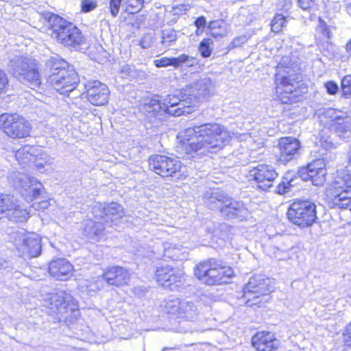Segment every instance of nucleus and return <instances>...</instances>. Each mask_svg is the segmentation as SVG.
Here are the masks:
<instances>
[{"label":"nucleus","instance_id":"1","mask_svg":"<svg viewBox=\"0 0 351 351\" xmlns=\"http://www.w3.org/2000/svg\"><path fill=\"white\" fill-rule=\"evenodd\" d=\"M180 137L186 152L194 157L218 152L228 143L230 135L224 126L204 123L186 128Z\"/></svg>","mask_w":351,"mask_h":351},{"label":"nucleus","instance_id":"2","mask_svg":"<svg viewBox=\"0 0 351 351\" xmlns=\"http://www.w3.org/2000/svg\"><path fill=\"white\" fill-rule=\"evenodd\" d=\"M48 25V34L58 43L67 47H76L84 42V36L80 29L72 23L51 12L42 14Z\"/></svg>","mask_w":351,"mask_h":351},{"label":"nucleus","instance_id":"3","mask_svg":"<svg viewBox=\"0 0 351 351\" xmlns=\"http://www.w3.org/2000/svg\"><path fill=\"white\" fill-rule=\"evenodd\" d=\"M194 274L200 281L210 286L227 283L234 275L232 267L215 258H208L197 264Z\"/></svg>","mask_w":351,"mask_h":351},{"label":"nucleus","instance_id":"4","mask_svg":"<svg viewBox=\"0 0 351 351\" xmlns=\"http://www.w3.org/2000/svg\"><path fill=\"white\" fill-rule=\"evenodd\" d=\"M8 68L13 76L32 89L39 87L41 84L36 61L27 55H12L9 58Z\"/></svg>","mask_w":351,"mask_h":351},{"label":"nucleus","instance_id":"5","mask_svg":"<svg viewBox=\"0 0 351 351\" xmlns=\"http://www.w3.org/2000/svg\"><path fill=\"white\" fill-rule=\"evenodd\" d=\"M12 183L27 202L34 201L32 206L35 210L45 209L49 206L43 184L34 178L19 173L12 179Z\"/></svg>","mask_w":351,"mask_h":351},{"label":"nucleus","instance_id":"6","mask_svg":"<svg viewBox=\"0 0 351 351\" xmlns=\"http://www.w3.org/2000/svg\"><path fill=\"white\" fill-rule=\"evenodd\" d=\"M274 289L272 281L262 275H256L250 278L243 289L244 297L248 306L260 305L269 300V293Z\"/></svg>","mask_w":351,"mask_h":351},{"label":"nucleus","instance_id":"7","mask_svg":"<svg viewBox=\"0 0 351 351\" xmlns=\"http://www.w3.org/2000/svg\"><path fill=\"white\" fill-rule=\"evenodd\" d=\"M282 68L281 66L277 67L278 73L276 76L278 97L283 104L296 103L302 98V90L299 88V77L289 71L287 75H282L281 73Z\"/></svg>","mask_w":351,"mask_h":351},{"label":"nucleus","instance_id":"8","mask_svg":"<svg viewBox=\"0 0 351 351\" xmlns=\"http://www.w3.org/2000/svg\"><path fill=\"white\" fill-rule=\"evenodd\" d=\"M0 129L10 138L21 139L30 136L32 128L30 122L16 113L0 115Z\"/></svg>","mask_w":351,"mask_h":351},{"label":"nucleus","instance_id":"9","mask_svg":"<svg viewBox=\"0 0 351 351\" xmlns=\"http://www.w3.org/2000/svg\"><path fill=\"white\" fill-rule=\"evenodd\" d=\"M287 217L301 228L311 226L317 219L316 206L309 201L294 202L288 209Z\"/></svg>","mask_w":351,"mask_h":351},{"label":"nucleus","instance_id":"10","mask_svg":"<svg viewBox=\"0 0 351 351\" xmlns=\"http://www.w3.org/2000/svg\"><path fill=\"white\" fill-rule=\"evenodd\" d=\"M149 169L162 177L182 176L186 169L182 162L163 155H154L149 159Z\"/></svg>","mask_w":351,"mask_h":351},{"label":"nucleus","instance_id":"11","mask_svg":"<svg viewBox=\"0 0 351 351\" xmlns=\"http://www.w3.org/2000/svg\"><path fill=\"white\" fill-rule=\"evenodd\" d=\"M47 82L62 95H66L73 90L79 82L77 73L73 67L60 70L57 73L49 74Z\"/></svg>","mask_w":351,"mask_h":351},{"label":"nucleus","instance_id":"12","mask_svg":"<svg viewBox=\"0 0 351 351\" xmlns=\"http://www.w3.org/2000/svg\"><path fill=\"white\" fill-rule=\"evenodd\" d=\"M29 213L22 208L13 195L0 194V219L6 217L10 221L24 222L29 218Z\"/></svg>","mask_w":351,"mask_h":351},{"label":"nucleus","instance_id":"13","mask_svg":"<svg viewBox=\"0 0 351 351\" xmlns=\"http://www.w3.org/2000/svg\"><path fill=\"white\" fill-rule=\"evenodd\" d=\"M45 306L51 313L60 314L64 317H66V313L73 311L76 308L73 297L62 291L49 293L45 300Z\"/></svg>","mask_w":351,"mask_h":351},{"label":"nucleus","instance_id":"14","mask_svg":"<svg viewBox=\"0 0 351 351\" xmlns=\"http://www.w3.org/2000/svg\"><path fill=\"white\" fill-rule=\"evenodd\" d=\"M184 94V88L179 96L168 95L162 99L163 109L166 114L178 117L192 112V107L189 104V99Z\"/></svg>","mask_w":351,"mask_h":351},{"label":"nucleus","instance_id":"15","mask_svg":"<svg viewBox=\"0 0 351 351\" xmlns=\"http://www.w3.org/2000/svg\"><path fill=\"white\" fill-rule=\"evenodd\" d=\"M250 176L253 178L258 189L267 191L273 187L278 173L271 165L260 164L250 170Z\"/></svg>","mask_w":351,"mask_h":351},{"label":"nucleus","instance_id":"16","mask_svg":"<svg viewBox=\"0 0 351 351\" xmlns=\"http://www.w3.org/2000/svg\"><path fill=\"white\" fill-rule=\"evenodd\" d=\"M184 94L189 99V104L205 99L213 91V86L209 78L205 77L197 80L184 88Z\"/></svg>","mask_w":351,"mask_h":351},{"label":"nucleus","instance_id":"17","mask_svg":"<svg viewBox=\"0 0 351 351\" xmlns=\"http://www.w3.org/2000/svg\"><path fill=\"white\" fill-rule=\"evenodd\" d=\"M95 218L100 219L108 226L124 215L123 208L117 202L99 204L93 208Z\"/></svg>","mask_w":351,"mask_h":351},{"label":"nucleus","instance_id":"18","mask_svg":"<svg viewBox=\"0 0 351 351\" xmlns=\"http://www.w3.org/2000/svg\"><path fill=\"white\" fill-rule=\"evenodd\" d=\"M322 159L313 160L307 167L299 169L298 175L304 181L311 180L315 186L322 185L325 181L326 169Z\"/></svg>","mask_w":351,"mask_h":351},{"label":"nucleus","instance_id":"19","mask_svg":"<svg viewBox=\"0 0 351 351\" xmlns=\"http://www.w3.org/2000/svg\"><path fill=\"white\" fill-rule=\"evenodd\" d=\"M88 100L94 106H104L108 101L110 90L99 80L88 81L85 85Z\"/></svg>","mask_w":351,"mask_h":351},{"label":"nucleus","instance_id":"20","mask_svg":"<svg viewBox=\"0 0 351 351\" xmlns=\"http://www.w3.org/2000/svg\"><path fill=\"white\" fill-rule=\"evenodd\" d=\"M278 160L283 164L296 158L301 147L300 142L295 138L286 136L278 141Z\"/></svg>","mask_w":351,"mask_h":351},{"label":"nucleus","instance_id":"21","mask_svg":"<svg viewBox=\"0 0 351 351\" xmlns=\"http://www.w3.org/2000/svg\"><path fill=\"white\" fill-rule=\"evenodd\" d=\"M181 274L169 265H162L157 268L156 278L164 288L174 290L182 285Z\"/></svg>","mask_w":351,"mask_h":351},{"label":"nucleus","instance_id":"22","mask_svg":"<svg viewBox=\"0 0 351 351\" xmlns=\"http://www.w3.org/2000/svg\"><path fill=\"white\" fill-rule=\"evenodd\" d=\"M248 210L245 208L243 203L237 201L228 195L221 215L228 219H239L242 221L249 216Z\"/></svg>","mask_w":351,"mask_h":351},{"label":"nucleus","instance_id":"23","mask_svg":"<svg viewBox=\"0 0 351 351\" xmlns=\"http://www.w3.org/2000/svg\"><path fill=\"white\" fill-rule=\"evenodd\" d=\"M103 278L108 285L120 287L130 282V274L126 268L113 266L106 270L103 274Z\"/></svg>","mask_w":351,"mask_h":351},{"label":"nucleus","instance_id":"24","mask_svg":"<svg viewBox=\"0 0 351 351\" xmlns=\"http://www.w3.org/2000/svg\"><path fill=\"white\" fill-rule=\"evenodd\" d=\"M252 344L257 351H273L278 346L274 335L269 332H258L252 338Z\"/></svg>","mask_w":351,"mask_h":351},{"label":"nucleus","instance_id":"25","mask_svg":"<svg viewBox=\"0 0 351 351\" xmlns=\"http://www.w3.org/2000/svg\"><path fill=\"white\" fill-rule=\"evenodd\" d=\"M324 114L334 122L333 127L341 133H346L351 130V123L347 112L337 110L334 108L324 110Z\"/></svg>","mask_w":351,"mask_h":351},{"label":"nucleus","instance_id":"26","mask_svg":"<svg viewBox=\"0 0 351 351\" xmlns=\"http://www.w3.org/2000/svg\"><path fill=\"white\" fill-rule=\"evenodd\" d=\"M73 271V265L65 258L51 261L49 265V273L58 280L66 279L71 276Z\"/></svg>","mask_w":351,"mask_h":351},{"label":"nucleus","instance_id":"27","mask_svg":"<svg viewBox=\"0 0 351 351\" xmlns=\"http://www.w3.org/2000/svg\"><path fill=\"white\" fill-rule=\"evenodd\" d=\"M197 64V60L195 58L186 54H181L177 58L164 57L154 60V65L156 67L173 66L175 68H178L183 64L187 66H193Z\"/></svg>","mask_w":351,"mask_h":351},{"label":"nucleus","instance_id":"28","mask_svg":"<svg viewBox=\"0 0 351 351\" xmlns=\"http://www.w3.org/2000/svg\"><path fill=\"white\" fill-rule=\"evenodd\" d=\"M104 223L100 219H87L84 223V232L94 241H99L104 236Z\"/></svg>","mask_w":351,"mask_h":351},{"label":"nucleus","instance_id":"29","mask_svg":"<svg viewBox=\"0 0 351 351\" xmlns=\"http://www.w3.org/2000/svg\"><path fill=\"white\" fill-rule=\"evenodd\" d=\"M41 239L34 233L27 236V240L24 242L20 250L30 257L38 256L41 253Z\"/></svg>","mask_w":351,"mask_h":351},{"label":"nucleus","instance_id":"30","mask_svg":"<svg viewBox=\"0 0 351 351\" xmlns=\"http://www.w3.org/2000/svg\"><path fill=\"white\" fill-rule=\"evenodd\" d=\"M228 195L222 191H215L205 195V204L210 210L219 211L221 214Z\"/></svg>","mask_w":351,"mask_h":351},{"label":"nucleus","instance_id":"31","mask_svg":"<svg viewBox=\"0 0 351 351\" xmlns=\"http://www.w3.org/2000/svg\"><path fill=\"white\" fill-rule=\"evenodd\" d=\"M162 106V102L160 100L152 99L148 103L145 104L143 109L147 118L162 120L164 115L166 114L165 110Z\"/></svg>","mask_w":351,"mask_h":351},{"label":"nucleus","instance_id":"32","mask_svg":"<svg viewBox=\"0 0 351 351\" xmlns=\"http://www.w3.org/2000/svg\"><path fill=\"white\" fill-rule=\"evenodd\" d=\"M37 153V148L25 145L16 152L15 157L21 165H27L35 160Z\"/></svg>","mask_w":351,"mask_h":351},{"label":"nucleus","instance_id":"33","mask_svg":"<svg viewBox=\"0 0 351 351\" xmlns=\"http://www.w3.org/2000/svg\"><path fill=\"white\" fill-rule=\"evenodd\" d=\"M298 177L293 172H287L281 182L277 185L275 191L278 194H285L291 186L296 184Z\"/></svg>","mask_w":351,"mask_h":351},{"label":"nucleus","instance_id":"34","mask_svg":"<svg viewBox=\"0 0 351 351\" xmlns=\"http://www.w3.org/2000/svg\"><path fill=\"white\" fill-rule=\"evenodd\" d=\"M197 308L193 302L186 300L182 301L178 317L193 321L197 318Z\"/></svg>","mask_w":351,"mask_h":351},{"label":"nucleus","instance_id":"35","mask_svg":"<svg viewBox=\"0 0 351 351\" xmlns=\"http://www.w3.org/2000/svg\"><path fill=\"white\" fill-rule=\"evenodd\" d=\"M47 66L49 69L50 74L57 73L60 70L67 69L73 67L58 55H54L48 60Z\"/></svg>","mask_w":351,"mask_h":351},{"label":"nucleus","instance_id":"36","mask_svg":"<svg viewBox=\"0 0 351 351\" xmlns=\"http://www.w3.org/2000/svg\"><path fill=\"white\" fill-rule=\"evenodd\" d=\"M206 231L216 237H223L228 231L229 226L226 223L207 222L206 224Z\"/></svg>","mask_w":351,"mask_h":351},{"label":"nucleus","instance_id":"37","mask_svg":"<svg viewBox=\"0 0 351 351\" xmlns=\"http://www.w3.org/2000/svg\"><path fill=\"white\" fill-rule=\"evenodd\" d=\"M210 34L214 38H222L228 34L227 25L222 20L212 21L210 24Z\"/></svg>","mask_w":351,"mask_h":351},{"label":"nucleus","instance_id":"38","mask_svg":"<svg viewBox=\"0 0 351 351\" xmlns=\"http://www.w3.org/2000/svg\"><path fill=\"white\" fill-rule=\"evenodd\" d=\"M28 234L23 229L15 230L9 233V240L18 249H21L24 242L26 241Z\"/></svg>","mask_w":351,"mask_h":351},{"label":"nucleus","instance_id":"39","mask_svg":"<svg viewBox=\"0 0 351 351\" xmlns=\"http://www.w3.org/2000/svg\"><path fill=\"white\" fill-rule=\"evenodd\" d=\"M182 300L179 298H173L168 300L165 305V310L168 314L178 315L180 306L182 304Z\"/></svg>","mask_w":351,"mask_h":351},{"label":"nucleus","instance_id":"40","mask_svg":"<svg viewBox=\"0 0 351 351\" xmlns=\"http://www.w3.org/2000/svg\"><path fill=\"white\" fill-rule=\"evenodd\" d=\"M285 17L281 14H277L273 19L271 23V28L274 32L278 33L285 26Z\"/></svg>","mask_w":351,"mask_h":351},{"label":"nucleus","instance_id":"41","mask_svg":"<svg viewBox=\"0 0 351 351\" xmlns=\"http://www.w3.org/2000/svg\"><path fill=\"white\" fill-rule=\"evenodd\" d=\"M177 39L176 32L174 29H165L162 32L161 43L165 46H169Z\"/></svg>","mask_w":351,"mask_h":351},{"label":"nucleus","instance_id":"42","mask_svg":"<svg viewBox=\"0 0 351 351\" xmlns=\"http://www.w3.org/2000/svg\"><path fill=\"white\" fill-rule=\"evenodd\" d=\"M213 45V40L210 38H204L202 40L199 44V51L204 58L210 57L213 49L210 48V45Z\"/></svg>","mask_w":351,"mask_h":351},{"label":"nucleus","instance_id":"43","mask_svg":"<svg viewBox=\"0 0 351 351\" xmlns=\"http://www.w3.org/2000/svg\"><path fill=\"white\" fill-rule=\"evenodd\" d=\"M145 0H126L127 10L130 13L138 12L144 7Z\"/></svg>","mask_w":351,"mask_h":351},{"label":"nucleus","instance_id":"44","mask_svg":"<svg viewBox=\"0 0 351 351\" xmlns=\"http://www.w3.org/2000/svg\"><path fill=\"white\" fill-rule=\"evenodd\" d=\"M343 95L348 97L351 95V75H346L341 80Z\"/></svg>","mask_w":351,"mask_h":351},{"label":"nucleus","instance_id":"45","mask_svg":"<svg viewBox=\"0 0 351 351\" xmlns=\"http://www.w3.org/2000/svg\"><path fill=\"white\" fill-rule=\"evenodd\" d=\"M154 41V33L149 32L143 35L140 41V45L143 49H148L152 47Z\"/></svg>","mask_w":351,"mask_h":351},{"label":"nucleus","instance_id":"46","mask_svg":"<svg viewBox=\"0 0 351 351\" xmlns=\"http://www.w3.org/2000/svg\"><path fill=\"white\" fill-rule=\"evenodd\" d=\"M247 40L245 35H241L235 37L228 46V49L231 50L232 49L239 47Z\"/></svg>","mask_w":351,"mask_h":351},{"label":"nucleus","instance_id":"47","mask_svg":"<svg viewBox=\"0 0 351 351\" xmlns=\"http://www.w3.org/2000/svg\"><path fill=\"white\" fill-rule=\"evenodd\" d=\"M164 247L165 256L175 259L179 258L178 254V252L180 250L179 248L176 247V246L171 247L169 243H165Z\"/></svg>","mask_w":351,"mask_h":351},{"label":"nucleus","instance_id":"48","mask_svg":"<svg viewBox=\"0 0 351 351\" xmlns=\"http://www.w3.org/2000/svg\"><path fill=\"white\" fill-rule=\"evenodd\" d=\"M97 6L96 0H82L81 3L82 11L88 12L94 10Z\"/></svg>","mask_w":351,"mask_h":351},{"label":"nucleus","instance_id":"49","mask_svg":"<svg viewBox=\"0 0 351 351\" xmlns=\"http://www.w3.org/2000/svg\"><path fill=\"white\" fill-rule=\"evenodd\" d=\"M8 86V78L6 73L0 69V93L5 92Z\"/></svg>","mask_w":351,"mask_h":351},{"label":"nucleus","instance_id":"50","mask_svg":"<svg viewBox=\"0 0 351 351\" xmlns=\"http://www.w3.org/2000/svg\"><path fill=\"white\" fill-rule=\"evenodd\" d=\"M121 3V0H110V9L111 14L115 17L119 12V7Z\"/></svg>","mask_w":351,"mask_h":351},{"label":"nucleus","instance_id":"51","mask_svg":"<svg viewBox=\"0 0 351 351\" xmlns=\"http://www.w3.org/2000/svg\"><path fill=\"white\" fill-rule=\"evenodd\" d=\"M324 86L326 88L327 93L330 95H335L339 90L338 85L333 81L326 82Z\"/></svg>","mask_w":351,"mask_h":351},{"label":"nucleus","instance_id":"52","mask_svg":"<svg viewBox=\"0 0 351 351\" xmlns=\"http://www.w3.org/2000/svg\"><path fill=\"white\" fill-rule=\"evenodd\" d=\"M298 3L304 10H309L315 5V0H298Z\"/></svg>","mask_w":351,"mask_h":351},{"label":"nucleus","instance_id":"53","mask_svg":"<svg viewBox=\"0 0 351 351\" xmlns=\"http://www.w3.org/2000/svg\"><path fill=\"white\" fill-rule=\"evenodd\" d=\"M343 342L346 346L351 348V323L347 326L346 332L343 333Z\"/></svg>","mask_w":351,"mask_h":351},{"label":"nucleus","instance_id":"54","mask_svg":"<svg viewBox=\"0 0 351 351\" xmlns=\"http://www.w3.org/2000/svg\"><path fill=\"white\" fill-rule=\"evenodd\" d=\"M206 19L204 16H201L199 17H198L195 21V25L197 27V32L202 29V31L204 29L205 26H206Z\"/></svg>","mask_w":351,"mask_h":351},{"label":"nucleus","instance_id":"55","mask_svg":"<svg viewBox=\"0 0 351 351\" xmlns=\"http://www.w3.org/2000/svg\"><path fill=\"white\" fill-rule=\"evenodd\" d=\"M190 8L189 5L186 4H181L180 5H177L173 7V11L176 14H179V12L182 13V12H186Z\"/></svg>","mask_w":351,"mask_h":351},{"label":"nucleus","instance_id":"56","mask_svg":"<svg viewBox=\"0 0 351 351\" xmlns=\"http://www.w3.org/2000/svg\"><path fill=\"white\" fill-rule=\"evenodd\" d=\"M32 162H35L36 165L37 166L38 168H43V167H44V165H43V163L40 162L38 161V160L36 158V156L35 157V160L34 161H32Z\"/></svg>","mask_w":351,"mask_h":351},{"label":"nucleus","instance_id":"57","mask_svg":"<svg viewBox=\"0 0 351 351\" xmlns=\"http://www.w3.org/2000/svg\"><path fill=\"white\" fill-rule=\"evenodd\" d=\"M346 51L351 55V38L350 40L347 43L346 47Z\"/></svg>","mask_w":351,"mask_h":351},{"label":"nucleus","instance_id":"58","mask_svg":"<svg viewBox=\"0 0 351 351\" xmlns=\"http://www.w3.org/2000/svg\"><path fill=\"white\" fill-rule=\"evenodd\" d=\"M348 3L347 5V10L350 14H351V0H348Z\"/></svg>","mask_w":351,"mask_h":351},{"label":"nucleus","instance_id":"59","mask_svg":"<svg viewBox=\"0 0 351 351\" xmlns=\"http://www.w3.org/2000/svg\"><path fill=\"white\" fill-rule=\"evenodd\" d=\"M323 33H324V35H325L328 38H330V35H329V34H330V32H329V31L328 30V29H327V28H326V29H324V32H323Z\"/></svg>","mask_w":351,"mask_h":351},{"label":"nucleus","instance_id":"60","mask_svg":"<svg viewBox=\"0 0 351 351\" xmlns=\"http://www.w3.org/2000/svg\"><path fill=\"white\" fill-rule=\"evenodd\" d=\"M130 69V68L129 67V66H124L123 69H122V73H124L125 71H128Z\"/></svg>","mask_w":351,"mask_h":351},{"label":"nucleus","instance_id":"61","mask_svg":"<svg viewBox=\"0 0 351 351\" xmlns=\"http://www.w3.org/2000/svg\"><path fill=\"white\" fill-rule=\"evenodd\" d=\"M3 266V259L0 258V268Z\"/></svg>","mask_w":351,"mask_h":351},{"label":"nucleus","instance_id":"62","mask_svg":"<svg viewBox=\"0 0 351 351\" xmlns=\"http://www.w3.org/2000/svg\"><path fill=\"white\" fill-rule=\"evenodd\" d=\"M349 162H350V165H351V155H350V157H349Z\"/></svg>","mask_w":351,"mask_h":351}]
</instances>
